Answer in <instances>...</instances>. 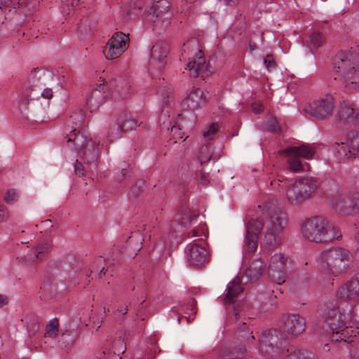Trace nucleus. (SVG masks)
Masks as SVG:
<instances>
[{
  "instance_id": "f257e3e1",
  "label": "nucleus",
  "mask_w": 359,
  "mask_h": 359,
  "mask_svg": "<svg viewBox=\"0 0 359 359\" xmlns=\"http://www.w3.org/2000/svg\"><path fill=\"white\" fill-rule=\"evenodd\" d=\"M258 208L267 217L263 244L269 248H273L280 243V234L288 222L287 214L283 205L276 200L265 202Z\"/></svg>"
},
{
  "instance_id": "f03ea898",
  "label": "nucleus",
  "mask_w": 359,
  "mask_h": 359,
  "mask_svg": "<svg viewBox=\"0 0 359 359\" xmlns=\"http://www.w3.org/2000/svg\"><path fill=\"white\" fill-rule=\"evenodd\" d=\"M302 233L304 238L315 243H326L342 238L332 222L319 216L306 219L302 225Z\"/></svg>"
},
{
  "instance_id": "7ed1b4c3",
  "label": "nucleus",
  "mask_w": 359,
  "mask_h": 359,
  "mask_svg": "<svg viewBox=\"0 0 359 359\" xmlns=\"http://www.w3.org/2000/svg\"><path fill=\"white\" fill-rule=\"evenodd\" d=\"M334 67L338 79L345 88L352 89L359 83V57L352 53L341 52L334 59ZM337 80V77H334Z\"/></svg>"
},
{
  "instance_id": "20e7f679",
  "label": "nucleus",
  "mask_w": 359,
  "mask_h": 359,
  "mask_svg": "<svg viewBox=\"0 0 359 359\" xmlns=\"http://www.w3.org/2000/svg\"><path fill=\"white\" fill-rule=\"evenodd\" d=\"M353 262L351 253L343 248L323 251L319 257L320 269L327 273L337 276L346 271Z\"/></svg>"
},
{
  "instance_id": "39448f33",
  "label": "nucleus",
  "mask_w": 359,
  "mask_h": 359,
  "mask_svg": "<svg viewBox=\"0 0 359 359\" xmlns=\"http://www.w3.org/2000/svg\"><path fill=\"white\" fill-rule=\"evenodd\" d=\"M318 185V182L313 177L301 178L287 187V199L290 204L298 205L309 200Z\"/></svg>"
},
{
  "instance_id": "423d86ee",
  "label": "nucleus",
  "mask_w": 359,
  "mask_h": 359,
  "mask_svg": "<svg viewBox=\"0 0 359 359\" xmlns=\"http://www.w3.org/2000/svg\"><path fill=\"white\" fill-rule=\"evenodd\" d=\"M332 203L336 211L344 216H354L359 213V192L349 191L333 196Z\"/></svg>"
},
{
  "instance_id": "0eeeda50",
  "label": "nucleus",
  "mask_w": 359,
  "mask_h": 359,
  "mask_svg": "<svg viewBox=\"0 0 359 359\" xmlns=\"http://www.w3.org/2000/svg\"><path fill=\"white\" fill-rule=\"evenodd\" d=\"M283 334L276 330L263 331L259 339V351L269 358L278 355L284 351L282 349Z\"/></svg>"
},
{
  "instance_id": "6e6552de",
  "label": "nucleus",
  "mask_w": 359,
  "mask_h": 359,
  "mask_svg": "<svg viewBox=\"0 0 359 359\" xmlns=\"http://www.w3.org/2000/svg\"><path fill=\"white\" fill-rule=\"evenodd\" d=\"M280 327L291 337H297L305 331L306 320L298 313H284L280 319Z\"/></svg>"
},
{
  "instance_id": "1a4fd4ad",
  "label": "nucleus",
  "mask_w": 359,
  "mask_h": 359,
  "mask_svg": "<svg viewBox=\"0 0 359 359\" xmlns=\"http://www.w3.org/2000/svg\"><path fill=\"white\" fill-rule=\"evenodd\" d=\"M351 317L348 313L341 312L338 308H333L325 313L322 327L326 334L334 332V330L344 327L351 322Z\"/></svg>"
},
{
  "instance_id": "9d476101",
  "label": "nucleus",
  "mask_w": 359,
  "mask_h": 359,
  "mask_svg": "<svg viewBox=\"0 0 359 359\" xmlns=\"http://www.w3.org/2000/svg\"><path fill=\"white\" fill-rule=\"evenodd\" d=\"M151 11H152L153 16L155 17L154 20V27L161 29L166 28L170 23L172 16L169 1H154L151 6Z\"/></svg>"
},
{
  "instance_id": "9b49d317",
  "label": "nucleus",
  "mask_w": 359,
  "mask_h": 359,
  "mask_svg": "<svg viewBox=\"0 0 359 359\" xmlns=\"http://www.w3.org/2000/svg\"><path fill=\"white\" fill-rule=\"evenodd\" d=\"M129 46V38L123 32H116L107 42L104 54L108 60L119 57Z\"/></svg>"
},
{
  "instance_id": "f8f14e48",
  "label": "nucleus",
  "mask_w": 359,
  "mask_h": 359,
  "mask_svg": "<svg viewBox=\"0 0 359 359\" xmlns=\"http://www.w3.org/2000/svg\"><path fill=\"white\" fill-rule=\"evenodd\" d=\"M290 262L287 257L283 254H275L271 259L268 273L271 279L278 285L285 282V266Z\"/></svg>"
},
{
  "instance_id": "ddd939ff",
  "label": "nucleus",
  "mask_w": 359,
  "mask_h": 359,
  "mask_svg": "<svg viewBox=\"0 0 359 359\" xmlns=\"http://www.w3.org/2000/svg\"><path fill=\"white\" fill-rule=\"evenodd\" d=\"M334 106V98L327 95L325 98L314 101L312 104L306 106L304 111L318 119H325L332 114Z\"/></svg>"
},
{
  "instance_id": "4468645a",
  "label": "nucleus",
  "mask_w": 359,
  "mask_h": 359,
  "mask_svg": "<svg viewBox=\"0 0 359 359\" xmlns=\"http://www.w3.org/2000/svg\"><path fill=\"white\" fill-rule=\"evenodd\" d=\"M264 224L262 218L251 219L247 224L245 244L250 252H254L257 250L259 234L263 229Z\"/></svg>"
},
{
  "instance_id": "2eb2a0df",
  "label": "nucleus",
  "mask_w": 359,
  "mask_h": 359,
  "mask_svg": "<svg viewBox=\"0 0 359 359\" xmlns=\"http://www.w3.org/2000/svg\"><path fill=\"white\" fill-rule=\"evenodd\" d=\"M209 98L201 89L194 88L182 101V106L189 110L195 111L205 106Z\"/></svg>"
},
{
  "instance_id": "dca6fc26",
  "label": "nucleus",
  "mask_w": 359,
  "mask_h": 359,
  "mask_svg": "<svg viewBox=\"0 0 359 359\" xmlns=\"http://www.w3.org/2000/svg\"><path fill=\"white\" fill-rule=\"evenodd\" d=\"M337 296L344 300L359 303V273L342 285L337 291Z\"/></svg>"
},
{
  "instance_id": "f3484780",
  "label": "nucleus",
  "mask_w": 359,
  "mask_h": 359,
  "mask_svg": "<svg viewBox=\"0 0 359 359\" xmlns=\"http://www.w3.org/2000/svg\"><path fill=\"white\" fill-rule=\"evenodd\" d=\"M169 53V45L164 41L156 42L151 49L150 65L158 69H162L166 64L167 55Z\"/></svg>"
},
{
  "instance_id": "a211bd4d",
  "label": "nucleus",
  "mask_w": 359,
  "mask_h": 359,
  "mask_svg": "<svg viewBox=\"0 0 359 359\" xmlns=\"http://www.w3.org/2000/svg\"><path fill=\"white\" fill-rule=\"evenodd\" d=\"M187 259L192 266H201L209 262V255L205 248L193 243L188 245Z\"/></svg>"
},
{
  "instance_id": "6ab92c4d",
  "label": "nucleus",
  "mask_w": 359,
  "mask_h": 359,
  "mask_svg": "<svg viewBox=\"0 0 359 359\" xmlns=\"http://www.w3.org/2000/svg\"><path fill=\"white\" fill-rule=\"evenodd\" d=\"M278 154L281 156L297 158L302 157L309 160L313 158L316 150L309 144H302L297 147H288L285 149L278 151Z\"/></svg>"
},
{
  "instance_id": "aec40b11",
  "label": "nucleus",
  "mask_w": 359,
  "mask_h": 359,
  "mask_svg": "<svg viewBox=\"0 0 359 359\" xmlns=\"http://www.w3.org/2000/svg\"><path fill=\"white\" fill-rule=\"evenodd\" d=\"M264 270L265 266L263 262L260 259H254L249 267L244 271L241 279L245 283H255L262 276Z\"/></svg>"
},
{
  "instance_id": "412c9836",
  "label": "nucleus",
  "mask_w": 359,
  "mask_h": 359,
  "mask_svg": "<svg viewBox=\"0 0 359 359\" xmlns=\"http://www.w3.org/2000/svg\"><path fill=\"white\" fill-rule=\"evenodd\" d=\"M337 152L341 158L359 156V136L354 137L348 142L337 144Z\"/></svg>"
},
{
  "instance_id": "4be33fe9",
  "label": "nucleus",
  "mask_w": 359,
  "mask_h": 359,
  "mask_svg": "<svg viewBox=\"0 0 359 359\" xmlns=\"http://www.w3.org/2000/svg\"><path fill=\"white\" fill-rule=\"evenodd\" d=\"M98 144L91 139L86 140L79 148V153L82 156L85 163H95L99 157Z\"/></svg>"
},
{
  "instance_id": "5701e85b",
  "label": "nucleus",
  "mask_w": 359,
  "mask_h": 359,
  "mask_svg": "<svg viewBox=\"0 0 359 359\" xmlns=\"http://www.w3.org/2000/svg\"><path fill=\"white\" fill-rule=\"evenodd\" d=\"M102 82L98 85V88L92 90L87 98L86 103L91 111L97 109L107 100V95L103 91L106 81L103 79Z\"/></svg>"
},
{
  "instance_id": "b1692460",
  "label": "nucleus",
  "mask_w": 359,
  "mask_h": 359,
  "mask_svg": "<svg viewBox=\"0 0 359 359\" xmlns=\"http://www.w3.org/2000/svg\"><path fill=\"white\" fill-rule=\"evenodd\" d=\"M64 138L66 139V142L72 144L76 150H79V147L82 146L86 140L80 130L69 125L65 126Z\"/></svg>"
},
{
  "instance_id": "393cba45",
  "label": "nucleus",
  "mask_w": 359,
  "mask_h": 359,
  "mask_svg": "<svg viewBox=\"0 0 359 359\" xmlns=\"http://www.w3.org/2000/svg\"><path fill=\"white\" fill-rule=\"evenodd\" d=\"M359 332L352 328L351 326L345 325L344 327L334 330L330 337L332 341L351 343L353 341V338L355 337Z\"/></svg>"
},
{
  "instance_id": "a878e982",
  "label": "nucleus",
  "mask_w": 359,
  "mask_h": 359,
  "mask_svg": "<svg viewBox=\"0 0 359 359\" xmlns=\"http://www.w3.org/2000/svg\"><path fill=\"white\" fill-rule=\"evenodd\" d=\"M358 114L355 112L352 105L345 102L341 104L336 115L337 120L351 124L355 123Z\"/></svg>"
},
{
  "instance_id": "bb28decb",
  "label": "nucleus",
  "mask_w": 359,
  "mask_h": 359,
  "mask_svg": "<svg viewBox=\"0 0 359 359\" xmlns=\"http://www.w3.org/2000/svg\"><path fill=\"white\" fill-rule=\"evenodd\" d=\"M226 294L224 298L225 305L234 303V299L238 297L243 290L241 286L238 279H234L228 284Z\"/></svg>"
},
{
  "instance_id": "cd10ccee",
  "label": "nucleus",
  "mask_w": 359,
  "mask_h": 359,
  "mask_svg": "<svg viewBox=\"0 0 359 359\" xmlns=\"http://www.w3.org/2000/svg\"><path fill=\"white\" fill-rule=\"evenodd\" d=\"M205 63V57L203 55L196 56L189 61L185 67V69L189 72V74L193 78H196L203 71Z\"/></svg>"
},
{
  "instance_id": "c85d7f7f",
  "label": "nucleus",
  "mask_w": 359,
  "mask_h": 359,
  "mask_svg": "<svg viewBox=\"0 0 359 359\" xmlns=\"http://www.w3.org/2000/svg\"><path fill=\"white\" fill-rule=\"evenodd\" d=\"M97 20L95 15L83 17L78 24V31L81 34H88L97 27Z\"/></svg>"
},
{
  "instance_id": "c756f323",
  "label": "nucleus",
  "mask_w": 359,
  "mask_h": 359,
  "mask_svg": "<svg viewBox=\"0 0 359 359\" xmlns=\"http://www.w3.org/2000/svg\"><path fill=\"white\" fill-rule=\"evenodd\" d=\"M142 11V4L140 1L131 2L123 11V19L125 21L133 20L141 15Z\"/></svg>"
},
{
  "instance_id": "7c9ffc66",
  "label": "nucleus",
  "mask_w": 359,
  "mask_h": 359,
  "mask_svg": "<svg viewBox=\"0 0 359 359\" xmlns=\"http://www.w3.org/2000/svg\"><path fill=\"white\" fill-rule=\"evenodd\" d=\"M41 97V90L36 87L27 88L21 95L20 104L27 106L30 100H39Z\"/></svg>"
},
{
  "instance_id": "2f4dec72",
  "label": "nucleus",
  "mask_w": 359,
  "mask_h": 359,
  "mask_svg": "<svg viewBox=\"0 0 359 359\" xmlns=\"http://www.w3.org/2000/svg\"><path fill=\"white\" fill-rule=\"evenodd\" d=\"M76 341V335L71 332L62 333L58 339V346L62 349H69L73 346Z\"/></svg>"
},
{
  "instance_id": "473e14b6",
  "label": "nucleus",
  "mask_w": 359,
  "mask_h": 359,
  "mask_svg": "<svg viewBox=\"0 0 359 359\" xmlns=\"http://www.w3.org/2000/svg\"><path fill=\"white\" fill-rule=\"evenodd\" d=\"M28 335L34 336L39 330V319L35 314H29L25 317Z\"/></svg>"
},
{
  "instance_id": "72a5a7b5",
  "label": "nucleus",
  "mask_w": 359,
  "mask_h": 359,
  "mask_svg": "<svg viewBox=\"0 0 359 359\" xmlns=\"http://www.w3.org/2000/svg\"><path fill=\"white\" fill-rule=\"evenodd\" d=\"M288 169L293 172L309 171L310 165L308 163H303L297 157H290L288 159Z\"/></svg>"
},
{
  "instance_id": "f704fd0d",
  "label": "nucleus",
  "mask_w": 359,
  "mask_h": 359,
  "mask_svg": "<svg viewBox=\"0 0 359 359\" xmlns=\"http://www.w3.org/2000/svg\"><path fill=\"white\" fill-rule=\"evenodd\" d=\"M118 120L120 121L121 130L123 132L135 130L137 127L140 126L137 121L128 114H124L121 116Z\"/></svg>"
},
{
  "instance_id": "c9c22d12",
  "label": "nucleus",
  "mask_w": 359,
  "mask_h": 359,
  "mask_svg": "<svg viewBox=\"0 0 359 359\" xmlns=\"http://www.w3.org/2000/svg\"><path fill=\"white\" fill-rule=\"evenodd\" d=\"M175 219L179 222L182 226H188L191 222V214L189 208H182L176 215Z\"/></svg>"
},
{
  "instance_id": "e433bc0d",
  "label": "nucleus",
  "mask_w": 359,
  "mask_h": 359,
  "mask_svg": "<svg viewBox=\"0 0 359 359\" xmlns=\"http://www.w3.org/2000/svg\"><path fill=\"white\" fill-rule=\"evenodd\" d=\"M121 132H123L121 130V126L118 119L116 122L110 124L107 137L110 141L117 140L121 137Z\"/></svg>"
},
{
  "instance_id": "4c0bfd02",
  "label": "nucleus",
  "mask_w": 359,
  "mask_h": 359,
  "mask_svg": "<svg viewBox=\"0 0 359 359\" xmlns=\"http://www.w3.org/2000/svg\"><path fill=\"white\" fill-rule=\"evenodd\" d=\"M58 320L57 318L52 319L46 325L44 337H56L58 334Z\"/></svg>"
},
{
  "instance_id": "58836bf2",
  "label": "nucleus",
  "mask_w": 359,
  "mask_h": 359,
  "mask_svg": "<svg viewBox=\"0 0 359 359\" xmlns=\"http://www.w3.org/2000/svg\"><path fill=\"white\" fill-rule=\"evenodd\" d=\"M116 91L119 95L120 99H125L130 95V86L129 83L123 80L119 81L116 86Z\"/></svg>"
},
{
  "instance_id": "ea45409f",
  "label": "nucleus",
  "mask_w": 359,
  "mask_h": 359,
  "mask_svg": "<svg viewBox=\"0 0 359 359\" xmlns=\"http://www.w3.org/2000/svg\"><path fill=\"white\" fill-rule=\"evenodd\" d=\"M144 182L142 180H137L131 187L129 196L130 198H137L144 191Z\"/></svg>"
},
{
  "instance_id": "a19ab883",
  "label": "nucleus",
  "mask_w": 359,
  "mask_h": 359,
  "mask_svg": "<svg viewBox=\"0 0 359 359\" xmlns=\"http://www.w3.org/2000/svg\"><path fill=\"white\" fill-rule=\"evenodd\" d=\"M310 42L315 48H319L323 46L325 38L323 34L319 32H313L310 37Z\"/></svg>"
},
{
  "instance_id": "79ce46f5",
  "label": "nucleus",
  "mask_w": 359,
  "mask_h": 359,
  "mask_svg": "<svg viewBox=\"0 0 359 359\" xmlns=\"http://www.w3.org/2000/svg\"><path fill=\"white\" fill-rule=\"evenodd\" d=\"M50 245L48 243H44L39 245L35 250L34 255L38 259H43L49 252Z\"/></svg>"
},
{
  "instance_id": "37998d69",
  "label": "nucleus",
  "mask_w": 359,
  "mask_h": 359,
  "mask_svg": "<svg viewBox=\"0 0 359 359\" xmlns=\"http://www.w3.org/2000/svg\"><path fill=\"white\" fill-rule=\"evenodd\" d=\"M284 359H311L308 353L303 350L291 351Z\"/></svg>"
},
{
  "instance_id": "c03bdc74",
  "label": "nucleus",
  "mask_w": 359,
  "mask_h": 359,
  "mask_svg": "<svg viewBox=\"0 0 359 359\" xmlns=\"http://www.w3.org/2000/svg\"><path fill=\"white\" fill-rule=\"evenodd\" d=\"M211 153L209 151L208 147H202L199 151L198 161L202 165L205 163L208 162L211 159Z\"/></svg>"
},
{
  "instance_id": "a18cd8bd",
  "label": "nucleus",
  "mask_w": 359,
  "mask_h": 359,
  "mask_svg": "<svg viewBox=\"0 0 359 359\" xmlns=\"http://www.w3.org/2000/svg\"><path fill=\"white\" fill-rule=\"evenodd\" d=\"M189 307L188 309L190 311L191 314H189L188 316H185L184 318L187 319L188 323H191L194 320L195 316L197 312L196 299H193V298L191 299L189 302Z\"/></svg>"
},
{
  "instance_id": "49530a36",
  "label": "nucleus",
  "mask_w": 359,
  "mask_h": 359,
  "mask_svg": "<svg viewBox=\"0 0 359 359\" xmlns=\"http://www.w3.org/2000/svg\"><path fill=\"white\" fill-rule=\"evenodd\" d=\"M265 130L268 132L277 133L280 131V126L276 119L269 120L265 125Z\"/></svg>"
},
{
  "instance_id": "de8ad7c7",
  "label": "nucleus",
  "mask_w": 359,
  "mask_h": 359,
  "mask_svg": "<svg viewBox=\"0 0 359 359\" xmlns=\"http://www.w3.org/2000/svg\"><path fill=\"white\" fill-rule=\"evenodd\" d=\"M4 199L7 203H13L16 202L18 199V194L17 191L14 189L8 190Z\"/></svg>"
},
{
  "instance_id": "09e8293b",
  "label": "nucleus",
  "mask_w": 359,
  "mask_h": 359,
  "mask_svg": "<svg viewBox=\"0 0 359 359\" xmlns=\"http://www.w3.org/2000/svg\"><path fill=\"white\" fill-rule=\"evenodd\" d=\"M351 317V321L359 323V303L353 306L348 312Z\"/></svg>"
},
{
  "instance_id": "8fccbe9b",
  "label": "nucleus",
  "mask_w": 359,
  "mask_h": 359,
  "mask_svg": "<svg viewBox=\"0 0 359 359\" xmlns=\"http://www.w3.org/2000/svg\"><path fill=\"white\" fill-rule=\"evenodd\" d=\"M218 130V126L217 123H212L208 130L203 133V136L206 138L210 139L213 135L215 134V133Z\"/></svg>"
},
{
  "instance_id": "3c124183",
  "label": "nucleus",
  "mask_w": 359,
  "mask_h": 359,
  "mask_svg": "<svg viewBox=\"0 0 359 359\" xmlns=\"http://www.w3.org/2000/svg\"><path fill=\"white\" fill-rule=\"evenodd\" d=\"M264 63L269 71L274 69L276 67V62L272 57V55H268L264 60Z\"/></svg>"
},
{
  "instance_id": "603ef678",
  "label": "nucleus",
  "mask_w": 359,
  "mask_h": 359,
  "mask_svg": "<svg viewBox=\"0 0 359 359\" xmlns=\"http://www.w3.org/2000/svg\"><path fill=\"white\" fill-rule=\"evenodd\" d=\"M199 179L198 184L201 186H206L209 182L208 174L204 172L203 171H200L198 173Z\"/></svg>"
},
{
  "instance_id": "864d4df0",
  "label": "nucleus",
  "mask_w": 359,
  "mask_h": 359,
  "mask_svg": "<svg viewBox=\"0 0 359 359\" xmlns=\"http://www.w3.org/2000/svg\"><path fill=\"white\" fill-rule=\"evenodd\" d=\"M183 47H184L183 51L184 53H186L187 50H194V49L195 50V53H196V52H198L199 53H201V50L199 49H198V48H197V44H196V41H191V42H188L187 43H184Z\"/></svg>"
},
{
  "instance_id": "5fc2aeb1",
  "label": "nucleus",
  "mask_w": 359,
  "mask_h": 359,
  "mask_svg": "<svg viewBox=\"0 0 359 359\" xmlns=\"http://www.w3.org/2000/svg\"><path fill=\"white\" fill-rule=\"evenodd\" d=\"M75 173L79 176H83L84 175V168L81 163H80L78 160L76 161L74 165Z\"/></svg>"
},
{
  "instance_id": "6e6d98bb",
  "label": "nucleus",
  "mask_w": 359,
  "mask_h": 359,
  "mask_svg": "<svg viewBox=\"0 0 359 359\" xmlns=\"http://www.w3.org/2000/svg\"><path fill=\"white\" fill-rule=\"evenodd\" d=\"M53 93L51 88H46L42 92H41V97L44 99L50 100L53 97Z\"/></svg>"
},
{
  "instance_id": "4d7b16f0",
  "label": "nucleus",
  "mask_w": 359,
  "mask_h": 359,
  "mask_svg": "<svg viewBox=\"0 0 359 359\" xmlns=\"http://www.w3.org/2000/svg\"><path fill=\"white\" fill-rule=\"evenodd\" d=\"M84 3V0H67V6L69 8V6L74 9L76 6H79Z\"/></svg>"
},
{
  "instance_id": "13d9d810",
  "label": "nucleus",
  "mask_w": 359,
  "mask_h": 359,
  "mask_svg": "<svg viewBox=\"0 0 359 359\" xmlns=\"http://www.w3.org/2000/svg\"><path fill=\"white\" fill-rule=\"evenodd\" d=\"M13 5V0H0V11L11 7Z\"/></svg>"
},
{
  "instance_id": "bf43d9fd",
  "label": "nucleus",
  "mask_w": 359,
  "mask_h": 359,
  "mask_svg": "<svg viewBox=\"0 0 359 359\" xmlns=\"http://www.w3.org/2000/svg\"><path fill=\"white\" fill-rule=\"evenodd\" d=\"M126 164L121 167V176L123 178H128L130 177L131 171L126 168Z\"/></svg>"
},
{
  "instance_id": "052dcab7",
  "label": "nucleus",
  "mask_w": 359,
  "mask_h": 359,
  "mask_svg": "<svg viewBox=\"0 0 359 359\" xmlns=\"http://www.w3.org/2000/svg\"><path fill=\"white\" fill-rule=\"evenodd\" d=\"M252 107L255 114H259L264 109L262 104H259V103H253L252 105Z\"/></svg>"
},
{
  "instance_id": "680f3d73",
  "label": "nucleus",
  "mask_w": 359,
  "mask_h": 359,
  "mask_svg": "<svg viewBox=\"0 0 359 359\" xmlns=\"http://www.w3.org/2000/svg\"><path fill=\"white\" fill-rule=\"evenodd\" d=\"M238 313L234 311L233 314H229L228 317V321L231 322L235 320L236 321L238 320Z\"/></svg>"
},
{
  "instance_id": "e2e57ef3",
  "label": "nucleus",
  "mask_w": 359,
  "mask_h": 359,
  "mask_svg": "<svg viewBox=\"0 0 359 359\" xmlns=\"http://www.w3.org/2000/svg\"><path fill=\"white\" fill-rule=\"evenodd\" d=\"M241 0H224L226 5L230 6H234L237 5Z\"/></svg>"
},
{
  "instance_id": "0e129e2a",
  "label": "nucleus",
  "mask_w": 359,
  "mask_h": 359,
  "mask_svg": "<svg viewBox=\"0 0 359 359\" xmlns=\"http://www.w3.org/2000/svg\"><path fill=\"white\" fill-rule=\"evenodd\" d=\"M7 303H8L7 297L0 294V307L4 306V305L7 304Z\"/></svg>"
},
{
  "instance_id": "69168bd1",
  "label": "nucleus",
  "mask_w": 359,
  "mask_h": 359,
  "mask_svg": "<svg viewBox=\"0 0 359 359\" xmlns=\"http://www.w3.org/2000/svg\"><path fill=\"white\" fill-rule=\"evenodd\" d=\"M180 130V128L177 126H173L171 128V133L175 136L179 131Z\"/></svg>"
},
{
  "instance_id": "338daca9",
  "label": "nucleus",
  "mask_w": 359,
  "mask_h": 359,
  "mask_svg": "<svg viewBox=\"0 0 359 359\" xmlns=\"http://www.w3.org/2000/svg\"><path fill=\"white\" fill-rule=\"evenodd\" d=\"M249 48L250 50L253 51L257 49V45L255 42L250 41L249 42Z\"/></svg>"
},
{
  "instance_id": "774afa93",
  "label": "nucleus",
  "mask_w": 359,
  "mask_h": 359,
  "mask_svg": "<svg viewBox=\"0 0 359 359\" xmlns=\"http://www.w3.org/2000/svg\"><path fill=\"white\" fill-rule=\"evenodd\" d=\"M351 359H359V350L356 353L351 354Z\"/></svg>"
}]
</instances>
